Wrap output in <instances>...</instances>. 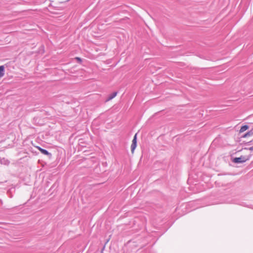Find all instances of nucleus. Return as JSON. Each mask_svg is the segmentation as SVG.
<instances>
[{
  "instance_id": "f257e3e1",
  "label": "nucleus",
  "mask_w": 253,
  "mask_h": 253,
  "mask_svg": "<svg viewBox=\"0 0 253 253\" xmlns=\"http://www.w3.org/2000/svg\"><path fill=\"white\" fill-rule=\"evenodd\" d=\"M250 158V156H241L240 157L234 158L232 161L236 164L243 163L249 160Z\"/></svg>"
},
{
  "instance_id": "f03ea898",
  "label": "nucleus",
  "mask_w": 253,
  "mask_h": 253,
  "mask_svg": "<svg viewBox=\"0 0 253 253\" xmlns=\"http://www.w3.org/2000/svg\"><path fill=\"white\" fill-rule=\"evenodd\" d=\"M37 148L43 155H47L49 157H51V154L49 153L47 150L44 149L40 146H37Z\"/></svg>"
},
{
  "instance_id": "7ed1b4c3",
  "label": "nucleus",
  "mask_w": 253,
  "mask_h": 253,
  "mask_svg": "<svg viewBox=\"0 0 253 253\" xmlns=\"http://www.w3.org/2000/svg\"><path fill=\"white\" fill-rule=\"evenodd\" d=\"M9 164V161L7 159H6L4 158H0V164L8 165Z\"/></svg>"
},
{
  "instance_id": "20e7f679",
  "label": "nucleus",
  "mask_w": 253,
  "mask_h": 253,
  "mask_svg": "<svg viewBox=\"0 0 253 253\" xmlns=\"http://www.w3.org/2000/svg\"><path fill=\"white\" fill-rule=\"evenodd\" d=\"M4 75V67L3 65L0 66V78Z\"/></svg>"
},
{
  "instance_id": "39448f33",
  "label": "nucleus",
  "mask_w": 253,
  "mask_h": 253,
  "mask_svg": "<svg viewBox=\"0 0 253 253\" xmlns=\"http://www.w3.org/2000/svg\"><path fill=\"white\" fill-rule=\"evenodd\" d=\"M117 93H118V92L115 91V92H113L112 93H111V94H110L109 96H108V100H110L113 99L116 96Z\"/></svg>"
},
{
  "instance_id": "423d86ee",
  "label": "nucleus",
  "mask_w": 253,
  "mask_h": 253,
  "mask_svg": "<svg viewBox=\"0 0 253 253\" xmlns=\"http://www.w3.org/2000/svg\"><path fill=\"white\" fill-rule=\"evenodd\" d=\"M249 128V126L247 125H244L241 126L240 129V132L242 133L246 131Z\"/></svg>"
},
{
  "instance_id": "0eeeda50",
  "label": "nucleus",
  "mask_w": 253,
  "mask_h": 253,
  "mask_svg": "<svg viewBox=\"0 0 253 253\" xmlns=\"http://www.w3.org/2000/svg\"><path fill=\"white\" fill-rule=\"evenodd\" d=\"M136 146H137V144L132 143V144L131 145V151L132 153H133L134 152L135 149L136 147Z\"/></svg>"
},
{
  "instance_id": "6e6552de",
  "label": "nucleus",
  "mask_w": 253,
  "mask_h": 253,
  "mask_svg": "<svg viewBox=\"0 0 253 253\" xmlns=\"http://www.w3.org/2000/svg\"><path fill=\"white\" fill-rule=\"evenodd\" d=\"M132 143L137 144V134L136 133L133 138Z\"/></svg>"
},
{
  "instance_id": "1a4fd4ad",
  "label": "nucleus",
  "mask_w": 253,
  "mask_h": 253,
  "mask_svg": "<svg viewBox=\"0 0 253 253\" xmlns=\"http://www.w3.org/2000/svg\"><path fill=\"white\" fill-rule=\"evenodd\" d=\"M250 133H249V132H247L246 133H245L243 136V137H247L248 136H250Z\"/></svg>"
},
{
  "instance_id": "9d476101",
  "label": "nucleus",
  "mask_w": 253,
  "mask_h": 253,
  "mask_svg": "<svg viewBox=\"0 0 253 253\" xmlns=\"http://www.w3.org/2000/svg\"><path fill=\"white\" fill-rule=\"evenodd\" d=\"M244 149H245V150H249L250 151H253V146L252 147H251L249 148H245Z\"/></svg>"
},
{
  "instance_id": "9b49d317",
  "label": "nucleus",
  "mask_w": 253,
  "mask_h": 253,
  "mask_svg": "<svg viewBox=\"0 0 253 253\" xmlns=\"http://www.w3.org/2000/svg\"><path fill=\"white\" fill-rule=\"evenodd\" d=\"M249 133H250V136H252L253 135V129H252V130H250L249 131H248Z\"/></svg>"
},
{
  "instance_id": "f8f14e48",
  "label": "nucleus",
  "mask_w": 253,
  "mask_h": 253,
  "mask_svg": "<svg viewBox=\"0 0 253 253\" xmlns=\"http://www.w3.org/2000/svg\"><path fill=\"white\" fill-rule=\"evenodd\" d=\"M76 59L78 60V61H79L80 62L82 61V60L80 58V57H76Z\"/></svg>"
},
{
  "instance_id": "ddd939ff",
  "label": "nucleus",
  "mask_w": 253,
  "mask_h": 253,
  "mask_svg": "<svg viewBox=\"0 0 253 253\" xmlns=\"http://www.w3.org/2000/svg\"><path fill=\"white\" fill-rule=\"evenodd\" d=\"M241 205L245 206V205L244 204H242Z\"/></svg>"
}]
</instances>
